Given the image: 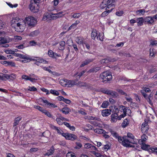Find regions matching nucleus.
<instances>
[{"label":"nucleus","mask_w":157,"mask_h":157,"mask_svg":"<svg viewBox=\"0 0 157 157\" xmlns=\"http://www.w3.org/2000/svg\"><path fill=\"white\" fill-rule=\"evenodd\" d=\"M11 24L12 27L14 28L17 32H22L25 28V25L24 20L18 17L13 18L11 20Z\"/></svg>","instance_id":"obj_1"},{"label":"nucleus","mask_w":157,"mask_h":157,"mask_svg":"<svg viewBox=\"0 0 157 157\" xmlns=\"http://www.w3.org/2000/svg\"><path fill=\"white\" fill-rule=\"evenodd\" d=\"M119 142L122 145L126 147H132L133 145L131 144H135L136 142L135 140H129L126 136L121 137L119 139Z\"/></svg>","instance_id":"obj_2"},{"label":"nucleus","mask_w":157,"mask_h":157,"mask_svg":"<svg viewBox=\"0 0 157 157\" xmlns=\"http://www.w3.org/2000/svg\"><path fill=\"white\" fill-rule=\"evenodd\" d=\"M25 25L26 24L28 26L34 27L37 24V21L36 18L32 16H29L25 17L24 20Z\"/></svg>","instance_id":"obj_3"},{"label":"nucleus","mask_w":157,"mask_h":157,"mask_svg":"<svg viewBox=\"0 0 157 157\" xmlns=\"http://www.w3.org/2000/svg\"><path fill=\"white\" fill-rule=\"evenodd\" d=\"M150 91V89L148 88L143 87V89L141 90V92L143 95L144 98L147 100L151 105H152L154 100H153V98L150 94L149 96H148L146 92H149Z\"/></svg>","instance_id":"obj_4"},{"label":"nucleus","mask_w":157,"mask_h":157,"mask_svg":"<svg viewBox=\"0 0 157 157\" xmlns=\"http://www.w3.org/2000/svg\"><path fill=\"white\" fill-rule=\"evenodd\" d=\"M120 111L123 113L118 117V120H120L121 118L125 117L127 114L128 115L131 113V110L127 107L123 105H121L119 107Z\"/></svg>","instance_id":"obj_5"},{"label":"nucleus","mask_w":157,"mask_h":157,"mask_svg":"<svg viewBox=\"0 0 157 157\" xmlns=\"http://www.w3.org/2000/svg\"><path fill=\"white\" fill-rule=\"evenodd\" d=\"M62 81H64L66 82L64 85H63V86H65L66 85H68V86L71 87L74 85H76L78 83V78L75 80H67V79H64L60 81L61 83H62Z\"/></svg>","instance_id":"obj_6"},{"label":"nucleus","mask_w":157,"mask_h":157,"mask_svg":"<svg viewBox=\"0 0 157 157\" xmlns=\"http://www.w3.org/2000/svg\"><path fill=\"white\" fill-rule=\"evenodd\" d=\"M29 6L30 10L33 13H36L38 11L39 7L37 3L31 1Z\"/></svg>","instance_id":"obj_7"},{"label":"nucleus","mask_w":157,"mask_h":157,"mask_svg":"<svg viewBox=\"0 0 157 157\" xmlns=\"http://www.w3.org/2000/svg\"><path fill=\"white\" fill-rule=\"evenodd\" d=\"M149 121L148 119L147 121H146V119H145L144 122L142 124L141 126V130L143 133H147L149 129L148 123Z\"/></svg>","instance_id":"obj_8"},{"label":"nucleus","mask_w":157,"mask_h":157,"mask_svg":"<svg viewBox=\"0 0 157 157\" xmlns=\"http://www.w3.org/2000/svg\"><path fill=\"white\" fill-rule=\"evenodd\" d=\"M144 23L148 25H152L154 23V21L151 16H147L144 18Z\"/></svg>","instance_id":"obj_9"},{"label":"nucleus","mask_w":157,"mask_h":157,"mask_svg":"<svg viewBox=\"0 0 157 157\" xmlns=\"http://www.w3.org/2000/svg\"><path fill=\"white\" fill-rule=\"evenodd\" d=\"M62 136L65 137L67 139L71 140H74L77 138V136L75 135L68 133H63Z\"/></svg>","instance_id":"obj_10"},{"label":"nucleus","mask_w":157,"mask_h":157,"mask_svg":"<svg viewBox=\"0 0 157 157\" xmlns=\"http://www.w3.org/2000/svg\"><path fill=\"white\" fill-rule=\"evenodd\" d=\"M33 60L36 61L35 63L37 65H39V64L40 63H48V62L47 61L44 59L43 58L40 57H36V59H33Z\"/></svg>","instance_id":"obj_11"},{"label":"nucleus","mask_w":157,"mask_h":157,"mask_svg":"<svg viewBox=\"0 0 157 157\" xmlns=\"http://www.w3.org/2000/svg\"><path fill=\"white\" fill-rule=\"evenodd\" d=\"M104 1L107 6L106 8L110 9L111 8L113 9L114 5L113 3L114 2V0H104Z\"/></svg>","instance_id":"obj_12"},{"label":"nucleus","mask_w":157,"mask_h":157,"mask_svg":"<svg viewBox=\"0 0 157 157\" xmlns=\"http://www.w3.org/2000/svg\"><path fill=\"white\" fill-rule=\"evenodd\" d=\"M141 148L145 150L148 151L150 152H154L152 149V148H155V147H150V145L146 144H145L142 145Z\"/></svg>","instance_id":"obj_13"},{"label":"nucleus","mask_w":157,"mask_h":157,"mask_svg":"<svg viewBox=\"0 0 157 157\" xmlns=\"http://www.w3.org/2000/svg\"><path fill=\"white\" fill-rule=\"evenodd\" d=\"M18 57L24 59V60H22V62L24 63L28 62L30 61V59L29 57L25 55L19 54L18 55Z\"/></svg>","instance_id":"obj_14"},{"label":"nucleus","mask_w":157,"mask_h":157,"mask_svg":"<svg viewBox=\"0 0 157 157\" xmlns=\"http://www.w3.org/2000/svg\"><path fill=\"white\" fill-rule=\"evenodd\" d=\"M79 40H80L79 42L80 44V47H81V46L84 47V45H85L87 49L88 50H89L90 49V46L89 44L86 43L84 39L82 38H80V39H79Z\"/></svg>","instance_id":"obj_15"},{"label":"nucleus","mask_w":157,"mask_h":157,"mask_svg":"<svg viewBox=\"0 0 157 157\" xmlns=\"http://www.w3.org/2000/svg\"><path fill=\"white\" fill-rule=\"evenodd\" d=\"M136 21L137 25L138 26H141L144 23V20L143 17H138L136 19Z\"/></svg>","instance_id":"obj_16"},{"label":"nucleus","mask_w":157,"mask_h":157,"mask_svg":"<svg viewBox=\"0 0 157 157\" xmlns=\"http://www.w3.org/2000/svg\"><path fill=\"white\" fill-rule=\"evenodd\" d=\"M109 131L111 133L113 136L116 138V139H118V140L119 141V138H120L121 137L119 136L117 132L111 129H109Z\"/></svg>","instance_id":"obj_17"},{"label":"nucleus","mask_w":157,"mask_h":157,"mask_svg":"<svg viewBox=\"0 0 157 157\" xmlns=\"http://www.w3.org/2000/svg\"><path fill=\"white\" fill-rule=\"evenodd\" d=\"M111 113L110 109H106L103 110L101 112L102 115L103 117H106L109 115Z\"/></svg>","instance_id":"obj_18"},{"label":"nucleus","mask_w":157,"mask_h":157,"mask_svg":"<svg viewBox=\"0 0 157 157\" xmlns=\"http://www.w3.org/2000/svg\"><path fill=\"white\" fill-rule=\"evenodd\" d=\"M113 10V8H111L110 10H108V9H105V11L103 12L101 14V17H104L107 16L108 14L111 12L112 10Z\"/></svg>","instance_id":"obj_19"},{"label":"nucleus","mask_w":157,"mask_h":157,"mask_svg":"<svg viewBox=\"0 0 157 157\" xmlns=\"http://www.w3.org/2000/svg\"><path fill=\"white\" fill-rule=\"evenodd\" d=\"M60 111H61L62 112L65 114H68L69 112L71 111V109L69 108L65 107L63 108L62 109H59Z\"/></svg>","instance_id":"obj_20"},{"label":"nucleus","mask_w":157,"mask_h":157,"mask_svg":"<svg viewBox=\"0 0 157 157\" xmlns=\"http://www.w3.org/2000/svg\"><path fill=\"white\" fill-rule=\"evenodd\" d=\"M10 42V40L6 37L1 38L0 40V44L7 43Z\"/></svg>","instance_id":"obj_21"},{"label":"nucleus","mask_w":157,"mask_h":157,"mask_svg":"<svg viewBox=\"0 0 157 157\" xmlns=\"http://www.w3.org/2000/svg\"><path fill=\"white\" fill-rule=\"evenodd\" d=\"M39 33V32L38 30H36L31 32L29 35L31 37H34L36 36Z\"/></svg>","instance_id":"obj_22"},{"label":"nucleus","mask_w":157,"mask_h":157,"mask_svg":"<svg viewBox=\"0 0 157 157\" xmlns=\"http://www.w3.org/2000/svg\"><path fill=\"white\" fill-rule=\"evenodd\" d=\"M38 79V77L37 76L35 75H30L29 80L30 81L32 82H35Z\"/></svg>","instance_id":"obj_23"},{"label":"nucleus","mask_w":157,"mask_h":157,"mask_svg":"<svg viewBox=\"0 0 157 157\" xmlns=\"http://www.w3.org/2000/svg\"><path fill=\"white\" fill-rule=\"evenodd\" d=\"M64 119V118L60 116L59 117H57L56 119V121L59 124L61 125L63 123V121Z\"/></svg>","instance_id":"obj_24"},{"label":"nucleus","mask_w":157,"mask_h":157,"mask_svg":"<svg viewBox=\"0 0 157 157\" xmlns=\"http://www.w3.org/2000/svg\"><path fill=\"white\" fill-rule=\"evenodd\" d=\"M54 152V148L52 147L49 150H48L47 152H45L44 154V155L46 156L47 155L49 156V155H52Z\"/></svg>","instance_id":"obj_25"},{"label":"nucleus","mask_w":157,"mask_h":157,"mask_svg":"<svg viewBox=\"0 0 157 157\" xmlns=\"http://www.w3.org/2000/svg\"><path fill=\"white\" fill-rule=\"evenodd\" d=\"M117 114L116 113L112 114L111 115V121L113 122H116L117 121V120L118 119V117H117Z\"/></svg>","instance_id":"obj_26"},{"label":"nucleus","mask_w":157,"mask_h":157,"mask_svg":"<svg viewBox=\"0 0 157 157\" xmlns=\"http://www.w3.org/2000/svg\"><path fill=\"white\" fill-rule=\"evenodd\" d=\"M145 13V10L144 9H140L136 11V13L137 15L140 16L143 15Z\"/></svg>","instance_id":"obj_27"},{"label":"nucleus","mask_w":157,"mask_h":157,"mask_svg":"<svg viewBox=\"0 0 157 157\" xmlns=\"http://www.w3.org/2000/svg\"><path fill=\"white\" fill-rule=\"evenodd\" d=\"M64 124L67 127H68L70 130L72 131H75V128L73 126H71L70 124L66 122H64Z\"/></svg>","instance_id":"obj_28"},{"label":"nucleus","mask_w":157,"mask_h":157,"mask_svg":"<svg viewBox=\"0 0 157 157\" xmlns=\"http://www.w3.org/2000/svg\"><path fill=\"white\" fill-rule=\"evenodd\" d=\"M98 33L96 30H93L91 34V36L92 39L94 40L96 37L98 36Z\"/></svg>","instance_id":"obj_29"},{"label":"nucleus","mask_w":157,"mask_h":157,"mask_svg":"<svg viewBox=\"0 0 157 157\" xmlns=\"http://www.w3.org/2000/svg\"><path fill=\"white\" fill-rule=\"evenodd\" d=\"M92 62V60L90 59L86 60L82 62L80 66V67H83L84 66L88 64L90 62Z\"/></svg>","instance_id":"obj_30"},{"label":"nucleus","mask_w":157,"mask_h":157,"mask_svg":"<svg viewBox=\"0 0 157 157\" xmlns=\"http://www.w3.org/2000/svg\"><path fill=\"white\" fill-rule=\"evenodd\" d=\"M97 38L101 41H103L104 39V34L103 33H98V36H97Z\"/></svg>","instance_id":"obj_31"},{"label":"nucleus","mask_w":157,"mask_h":157,"mask_svg":"<svg viewBox=\"0 0 157 157\" xmlns=\"http://www.w3.org/2000/svg\"><path fill=\"white\" fill-rule=\"evenodd\" d=\"M94 131L95 132L98 134H101L103 132H105V130L102 129L96 128L94 130Z\"/></svg>","instance_id":"obj_32"},{"label":"nucleus","mask_w":157,"mask_h":157,"mask_svg":"<svg viewBox=\"0 0 157 157\" xmlns=\"http://www.w3.org/2000/svg\"><path fill=\"white\" fill-rule=\"evenodd\" d=\"M21 118L20 117H18L15 118L13 124V126H15L17 125L19 122V121L21 120Z\"/></svg>","instance_id":"obj_33"},{"label":"nucleus","mask_w":157,"mask_h":157,"mask_svg":"<svg viewBox=\"0 0 157 157\" xmlns=\"http://www.w3.org/2000/svg\"><path fill=\"white\" fill-rule=\"evenodd\" d=\"M106 79L107 80V81H110L112 78V75L110 73L107 72H106Z\"/></svg>","instance_id":"obj_34"},{"label":"nucleus","mask_w":157,"mask_h":157,"mask_svg":"<svg viewBox=\"0 0 157 157\" xmlns=\"http://www.w3.org/2000/svg\"><path fill=\"white\" fill-rule=\"evenodd\" d=\"M16 78L15 75L14 74H13L10 75L6 74V79H11L12 80Z\"/></svg>","instance_id":"obj_35"},{"label":"nucleus","mask_w":157,"mask_h":157,"mask_svg":"<svg viewBox=\"0 0 157 157\" xmlns=\"http://www.w3.org/2000/svg\"><path fill=\"white\" fill-rule=\"evenodd\" d=\"M105 93L107 94H109L113 97L116 96L117 95V93L114 91L107 90Z\"/></svg>","instance_id":"obj_36"},{"label":"nucleus","mask_w":157,"mask_h":157,"mask_svg":"<svg viewBox=\"0 0 157 157\" xmlns=\"http://www.w3.org/2000/svg\"><path fill=\"white\" fill-rule=\"evenodd\" d=\"M129 124V121L127 119H125L122 124V127L124 128L126 127Z\"/></svg>","instance_id":"obj_37"},{"label":"nucleus","mask_w":157,"mask_h":157,"mask_svg":"<svg viewBox=\"0 0 157 157\" xmlns=\"http://www.w3.org/2000/svg\"><path fill=\"white\" fill-rule=\"evenodd\" d=\"M127 137H128L129 140H134L135 137L131 133L128 132L127 134Z\"/></svg>","instance_id":"obj_38"},{"label":"nucleus","mask_w":157,"mask_h":157,"mask_svg":"<svg viewBox=\"0 0 157 157\" xmlns=\"http://www.w3.org/2000/svg\"><path fill=\"white\" fill-rule=\"evenodd\" d=\"M106 76V72H104L101 73L100 75V78L103 80H105L104 81H107L106 79L105 76Z\"/></svg>","instance_id":"obj_39"},{"label":"nucleus","mask_w":157,"mask_h":157,"mask_svg":"<svg viewBox=\"0 0 157 157\" xmlns=\"http://www.w3.org/2000/svg\"><path fill=\"white\" fill-rule=\"evenodd\" d=\"M49 17H50L49 14L47 13H45L43 15L42 20L44 21H46L49 18Z\"/></svg>","instance_id":"obj_40"},{"label":"nucleus","mask_w":157,"mask_h":157,"mask_svg":"<svg viewBox=\"0 0 157 157\" xmlns=\"http://www.w3.org/2000/svg\"><path fill=\"white\" fill-rule=\"evenodd\" d=\"M100 69V68L99 67H96L90 69L89 71L88 72H95L99 70Z\"/></svg>","instance_id":"obj_41"},{"label":"nucleus","mask_w":157,"mask_h":157,"mask_svg":"<svg viewBox=\"0 0 157 157\" xmlns=\"http://www.w3.org/2000/svg\"><path fill=\"white\" fill-rule=\"evenodd\" d=\"M100 69V68L99 67H96L90 69L89 71L88 72H95L99 70Z\"/></svg>","instance_id":"obj_42"},{"label":"nucleus","mask_w":157,"mask_h":157,"mask_svg":"<svg viewBox=\"0 0 157 157\" xmlns=\"http://www.w3.org/2000/svg\"><path fill=\"white\" fill-rule=\"evenodd\" d=\"M109 105V102L107 101H104L102 103L101 107L103 108H106Z\"/></svg>","instance_id":"obj_43"},{"label":"nucleus","mask_w":157,"mask_h":157,"mask_svg":"<svg viewBox=\"0 0 157 157\" xmlns=\"http://www.w3.org/2000/svg\"><path fill=\"white\" fill-rule=\"evenodd\" d=\"M155 52L153 48L150 49V56L154 57L155 54Z\"/></svg>","instance_id":"obj_44"},{"label":"nucleus","mask_w":157,"mask_h":157,"mask_svg":"<svg viewBox=\"0 0 157 157\" xmlns=\"http://www.w3.org/2000/svg\"><path fill=\"white\" fill-rule=\"evenodd\" d=\"M89 150L90 152L92 151H98L97 148L95 146L91 144Z\"/></svg>","instance_id":"obj_45"},{"label":"nucleus","mask_w":157,"mask_h":157,"mask_svg":"<svg viewBox=\"0 0 157 157\" xmlns=\"http://www.w3.org/2000/svg\"><path fill=\"white\" fill-rule=\"evenodd\" d=\"M44 70L48 71L50 73L53 74L55 75L56 73L55 72H52L50 69H49L48 67H42Z\"/></svg>","instance_id":"obj_46"},{"label":"nucleus","mask_w":157,"mask_h":157,"mask_svg":"<svg viewBox=\"0 0 157 157\" xmlns=\"http://www.w3.org/2000/svg\"><path fill=\"white\" fill-rule=\"evenodd\" d=\"M98 151H90V152L94 154L96 157H100L101 154L100 153L96 152Z\"/></svg>","instance_id":"obj_47"},{"label":"nucleus","mask_w":157,"mask_h":157,"mask_svg":"<svg viewBox=\"0 0 157 157\" xmlns=\"http://www.w3.org/2000/svg\"><path fill=\"white\" fill-rule=\"evenodd\" d=\"M28 90L30 91H37V89L34 86H29L28 88Z\"/></svg>","instance_id":"obj_48"},{"label":"nucleus","mask_w":157,"mask_h":157,"mask_svg":"<svg viewBox=\"0 0 157 157\" xmlns=\"http://www.w3.org/2000/svg\"><path fill=\"white\" fill-rule=\"evenodd\" d=\"M66 157H76L75 154L72 152H68L66 155Z\"/></svg>","instance_id":"obj_49"},{"label":"nucleus","mask_w":157,"mask_h":157,"mask_svg":"<svg viewBox=\"0 0 157 157\" xmlns=\"http://www.w3.org/2000/svg\"><path fill=\"white\" fill-rule=\"evenodd\" d=\"M6 74L2 73H0V80H5V78L6 79Z\"/></svg>","instance_id":"obj_50"},{"label":"nucleus","mask_w":157,"mask_h":157,"mask_svg":"<svg viewBox=\"0 0 157 157\" xmlns=\"http://www.w3.org/2000/svg\"><path fill=\"white\" fill-rule=\"evenodd\" d=\"M43 113H44L45 115H46L49 117H52V115L51 113L47 111L46 110H43Z\"/></svg>","instance_id":"obj_51"},{"label":"nucleus","mask_w":157,"mask_h":157,"mask_svg":"<svg viewBox=\"0 0 157 157\" xmlns=\"http://www.w3.org/2000/svg\"><path fill=\"white\" fill-rule=\"evenodd\" d=\"M50 93L56 96H58L59 94V92L55 90H50Z\"/></svg>","instance_id":"obj_52"},{"label":"nucleus","mask_w":157,"mask_h":157,"mask_svg":"<svg viewBox=\"0 0 157 157\" xmlns=\"http://www.w3.org/2000/svg\"><path fill=\"white\" fill-rule=\"evenodd\" d=\"M107 6L106 5V3L105 2L104 0L102 2L100 5V7L101 9H104L105 8H107Z\"/></svg>","instance_id":"obj_53"},{"label":"nucleus","mask_w":157,"mask_h":157,"mask_svg":"<svg viewBox=\"0 0 157 157\" xmlns=\"http://www.w3.org/2000/svg\"><path fill=\"white\" fill-rule=\"evenodd\" d=\"M53 127L54 129H55L56 130L58 133H59V134H61L62 135V134L63 133H62L63 131H62V130H61L58 127L55 126H53Z\"/></svg>","instance_id":"obj_54"},{"label":"nucleus","mask_w":157,"mask_h":157,"mask_svg":"<svg viewBox=\"0 0 157 157\" xmlns=\"http://www.w3.org/2000/svg\"><path fill=\"white\" fill-rule=\"evenodd\" d=\"M104 133H102L103 136L104 138L105 139H107L110 137L107 134L108 133V132H106L105 131V132H104Z\"/></svg>","instance_id":"obj_55"},{"label":"nucleus","mask_w":157,"mask_h":157,"mask_svg":"<svg viewBox=\"0 0 157 157\" xmlns=\"http://www.w3.org/2000/svg\"><path fill=\"white\" fill-rule=\"evenodd\" d=\"M116 60L113 59H105V63H108L109 62H113L114 61H115Z\"/></svg>","instance_id":"obj_56"},{"label":"nucleus","mask_w":157,"mask_h":157,"mask_svg":"<svg viewBox=\"0 0 157 157\" xmlns=\"http://www.w3.org/2000/svg\"><path fill=\"white\" fill-rule=\"evenodd\" d=\"M4 64H7L8 65H11L12 66H15V63L11 62H7L5 61L3 62Z\"/></svg>","instance_id":"obj_57"},{"label":"nucleus","mask_w":157,"mask_h":157,"mask_svg":"<svg viewBox=\"0 0 157 157\" xmlns=\"http://www.w3.org/2000/svg\"><path fill=\"white\" fill-rule=\"evenodd\" d=\"M78 23H74L71 25L69 28L68 30H70L72 29H74L77 26Z\"/></svg>","instance_id":"obj_58"},{"label":"nucleus","mask_w":157,"mask_h":157,"mask_svg":"<svg viewBox=\"0 0 157 157\" xmlns=\"http://www.w3.org/2000/svg\"><path fill=\"white\" fill-rule=\"evenodd\" d=\"M125 96L126 97H125V98L127 101L128 102L131 103L132 102V99L129 96H128L127 94L125 95Z\"/></svg>","instance_id":"obj_59"},{"label":"nucleus","mask_w":157,"mask_h":157,"mask_svg":"<svg viewBox=\"0 0 157 157\" xmlns=\"http://www.w3.org/2000/svg\"><path fill=\"white\" fill-rule=\"evenodd\" d=\"M48 54L49 56L51 57H53L54 56V53L51 50H49L48 52Z\"/></svg>","instance_id":"obj_60"},{"label":"nucleus","mask_w":157,"mask_h":157,"mask_svg":"<svg viewBox=\"0 0 157 157\" xmlns=\"http://www.w3.org/2000/svg\"><path fill=\"white\" fill-rule=\"evenodd\" d=\"M65 43L64 41H62L60 42L59 43V45L60 46H61V49H63L64 46H65Z\"/></svg>","instance_id":"obj_61"},{"label":"nucleus","mask_w":157,"mask_h":157,"mask_svg":"<svg viewBox=\"0 0 157 157\" xmlns=\"http://www.w3.org/2000/svg\"><path fill=\"white\" fill-rule=\"evenodd\" d=\"M5 52L7 54H14V51H13V50H11L8 49L5 51Z\"/></svg>","instance_id":"obj_62"},{"label":"nucleus","mask_w":157,"mask_h":157,"mask_svg":"<svg viewBox=\"0 0 157 157\" xmlns=\"http://www.w3.org/2000/svg\"><path fill=\"white\" fill-rule=\"evenodd\" d=\"M124 13V12L123 11H117L116 12V15L118 16H122Z\"/></svg>","instance_id":"obj_63"},{"label":"nucleus","mask_w":157,"mask_h":157,"mask_svg":"<svg viewBox=\"0 0 157 157\" xmlns=\"http://www.w3.org/2000/svg\"><path fill=\"white\" fill-rule=\"evenodd\" d=\"M147 136L146 135L144 134L142 136L141 138V139L144 141H146L147 139Z\"/></svg>","instance_id":"obj_64"}]
</instances>
